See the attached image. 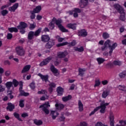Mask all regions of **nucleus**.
<instances>
[{"label":"nucleus","mask_w":126,"mask_h":126,"mask_svg":"<svg viewBox=\"0 0 126 126\" xmlns=\"http://www.w3.org/2000/svg\"><path fill=\"white\" fill-rule=\"evenodd\" d=\"M117 46H118V44H117V43H115L112 45V46H111V41H110V40H107L104 43V46L102 47L101 49L102 51H104V50H106L108 47L110 49L109 54L111 55Z\"/></svg>","instance_id":"obj_1"},{"label":"nucleus","mask_w":126,"mask_h":126,"mask_svg":"<svg viewBox=\"0 0 126 126\" xmlns=\"http://www.w3.org/2000/svg\"><path fill=\"white\" fill-rule=\"evenodd\" d=\"M114 7L116 9L118 10L119 12L121 14L120 19L122 21L126 20V13H125V10L121 6V5L116 4L114 5Z\"/></svg>","instance_id":"obj_2"},{"label":"nucleus","mask_w":126,"mask_h":126,"mask_svg":"<svg viewBox=\"0 0 126 126\" xmlns=\"http://www.w3.org/2000/svg\"><path fill=\"white\" fill-rule=\"evenodd\" d=\"M42 31V28H39L35 32L31 31L29 32L28 35V39L29 40H32L34 39V37H38L40 35V33Z\"/></svg>","instance_id":"obj_3"},{"label":"nucleus","mask_w":126,"mask_h":126,"mask_svg":"<svg viewBox=\"0 0 126 126\" xmlns=\"http://www.w3.org/2000/svg\"><path fill=\"white\" fill-rule=\"evenodd\" d=\"M27 26L28 25L26 23L21 22V23H20V25L18 26L17 27L18 29L20 30V33H21V34H24L25 33V28H26Z\"/></svg>","instance_id":"obj_4"},{"label":"nucleus","mask_w":126,"mask_h":126,"mask_svg":"<svg viewBox=\"0 0 126 126\" xmlns=\"http://www.w3.org/2000/svg\"><path fill=\"white\" fill-rule=\"evenodd\" d=\"M63 21L62 20H57L56 19L55 23L56 25H58L60 30L62 32H68V30H66L63 25H62V23Z\"/></svg>","instance_id":"obj_5"},{"label":"nucleus","mask_w":126,"mask_h":126,"mask_svg":"<svg viewBox=\"0 0 126 126\" xmlns=\"http://www.w3.org/2000/svg\"><path fill=\"white\" fill-rule=\"evenodd\" d=\"M50 107L49 102H46L45 104L41 105L39 106L40 109H42V111L46 113V115H49L50 111L48 109V107Z\"/></svg>","instance_id":"obj_6"},{"label":"nucleus","mask_w":126,"mask_h":126,"mask_svg":"<svg viewBox=\"0 0 126 126\" xmlns=\"http://www.w3.org/2000/svg\"><path fill=\"white\" fill-rule=\"evenodd\" d=\"M16 52L18 56L22 57L25 55V51L22 46H18L16 48Z\"/></svg>","instance_id":"obj_7"},{"label":"nucleus","mask_w":126,"mask_h":126,"mask_svg":"<svg viewBox=\"0 0 126 126\" xmlns=\"http://www.w3.org/2000/svg\"><path fill=\"white\" fill-rule=\"evenodd\" d=\"M109 105L108 103H105V101H102L101 103L100 107H97L95 110L98 111L99 109H100V113L104 114L105 113V110L106 109V106H108Z\"/></svg>","instance_id":"obj_8"},{"label":"nucleus","mask_w":126,"mask_h":126,"mask_svg":"<svg viewBox=\"0 0 126 126\" xmlns=\"http://www.w3.org/2000/svg\"><path fill=\"white\" fill-rule=\"evenodd\" d=\"M19 85L20 95H21V96H28V95H29V94L28 93H25L24 91L22 90V88L23 87V83H22V82H20Z\"/></svg>","instance_id":"obj_9"},{"label":"nucleus","mask_w":126,"mask_h":126,"mask_svg":"<svg viewBox=\"0 0 126 126\" xmlns=\"http://www.w3.org/2000/svg\"><path fill=\"white\" fill-rule=\"evenodd\" d=\"M76 44V41L75 40H73L71 42L68 43L67 42H63L62 43H60L57 45V47H62V46H65L66 45H68L70 47L71 46H75Z\"/></svg>","instance_id":"obj_10"},{"label":"nucleus","mask_w":126,"mask_h":126,"mask_svg":"<svg viewBox=\"0 0 126 126\" xmlns=\"http://www.w3.org/2000/svg\"><path fill=\"white\" fill-rule=\"evenodd\" d=\"M53 59L52 57H49L47 58L44 60L42 62H41L39 65L40 66H44V65H46V64H48L51 62V60Z\"/></svg>","instance_id":"obj_11"},{"label":"nucleus","mask_w":126,"mask_h":126,"mask_svg":"<svg viewBox=\"0 0 126 126\" xmlns=\"http://www.w3.org/2000/svg\"><path fill=\"white\" fill-rule=\"evenodd\" d=\"M110 125L111 126H115V116L113 113H110ZM116 126H120L119 125H117Z\"/></svg>","instance_id":"obj_12"},{"label":"nucleus","mask_w":126,"mask_h":126,"mask_svg":"<svg viewBox=\"0 0 126 126\" xmlns=\"http://www.w3.org/2000/svg\"><path fill=\"white\" fill-rule=\"evenodd\" d=\"M55 45V40L50 39L46 44L45 48L46 49H51L53 46Z\"/></svg>","instance_id":"obj_13"},{"label":"nucleus","mask_w":126,"mask_h":126,"mask_svg":"<svg viewBox=\"0 0 126 126\" xmlns=\"http://www.w3.org/2000/svg\"><path fill=\"white\" fill-rule=\"evenodd\" d=\"M67 55H68V53H67V51L60 52L57 53L58 57L59 58V59H63L66 57Z\"/></svg>","instance_id":"obj_14"},{"label":"nucleus","mask_w":126,"mask_h":126,"mask_svg":"<svg viewBox=\"0 0 126 126\" xmlns=\"http://www.w3.org/2000/svg\"><path fill=\"white\" fill-rule=\"evenodd\" d=\"M78 36H81L82 37H86L87 36V32L85 30H81L78 31Z\"/></svg>","instance_id":"obj_15"},{"label":"nucleus","mask_w":126,"mask_h":126,"mask_svg":"<svg viewBox=\"0 0 126 126\" xmlns=\"http://www.w3.org/2000/svg\"><path fill=\"white\" fill-rule=\"evenodd\" d=\"M88 4V0H81L80 2V6L81 8H84Z\"/></svg>","instance_id":"obj_16"},{"label":"nucleus","mask_w":126,"mask_h":126,"mask_svg":"<svg viewBox=\"0 0 126 126\" xmlns=\"http://www.w3.org/2000/svg\"><path fill=\"white\" fill-rule=\"evenodd\" d=\"M37 75L41 78L43 81H45V82H47V81H48V79H49V76L48 75H43L41 73H38Z\"/></svg>","instance_id":"obj_17"},{"label":"nucleus","mask_w":126,"mask_h":126,"mask_svg":"<svg viewBox=\"0 0 126 126\" xmlns=\"http://www.w3.org/2000/svg\"><path fill=\"white\" fill-rule=\"evenodd\" d=\"M67 28H69V29H72L73 30H76V24L74 23H69L67 24L66 25Z\"/></svg>","instance_id":"obj_18"},{"label":"nucleus","mask_w":126,"mask_h":126,"mask_svg":"<svg viewBox=\"0 0 126 126\" xmlns=\"http://www.w3.org/2000/svg\"><path fill=\"white\" fill-rule=\"evenodd\" d=\"M56 84L55 83H50L49 84V88L48 89L49 92L50 93H52L53 92V90H54L53 88H56Z\"/></svg>","instance_id":"obj_19"},{"label":"nucleus","mask_w":126,"mask_h":126,"mask_svg":"<svg viewBox=\"0 0 126 126\" xmlns=\"http://www.w3.org/2000/svg\"><path fill=\"white\" fill-rule=\"evenodd\" d=\"M30 68H31V65H30L25 66L21 71L22 73H25L26 72H27V71H29Z\"/></svg>","instance_id":"obj_20"},{"label":"nucleus","mask_w":126,"mask_h":126,"mask_svg":"<svg viewBox=\"0 0 126 126\" xmlns=\"http://www.w3.org/2000/svg\"><path fill=\"white\" fill-rule=\"evenodd\" d=\"M50 69L51 71L53 72L54 73V75L57 76V75H59V71H58V69L55 67L54 65H52L51 66Z\"/></svg>","instance_id":"obj_21"},{"label":"nucleus","mask_w":126,"mask_h":126,"mask_svg":"<svg viewBox=\"0 0 126 126\" xmlns=\"http://www.w3.org/2000/svg\"><path fill=\"white\" fill-rule=\"evenodd\" d=\"M18 5H19L18 3H15L14 5H13L11 7L9 8V10H10V11H13V12H14V11H15V10L17 9V8L18 7Z\"/></svg>","instance_id":"obj_22"},{"label":"nucleus","mask_w":126,"mask_h":126,"mask_svg":"<svg viewBox=\"0 0 126 126\" xmlns=\"http://www.w3.org/2000/svg\"><path fill=\"white\" fill-rule=\"evenodd\" d=\"M5 86H6V88L8 90H9L11 87H13V83H12V82H7L5 84Z\"/></svg>","instance_id":"obj_23"},{"label":"nucleus","mask_w":126,"mask_h":126,"mask_svg":"<svg viewBox=\"0 0 126 126\" xmlns=\"http://www.w3.org/2000/svg\"><path fill=\"white\" fill-rule=\"evenodd\" d=\"M55 23H56V18H53L51 22L49 23V28L51 30L54 29V28H55Z\"/></svg>","instance_id":"obj_24"},{"label":"nucleus","mask_w":126,"mask_h":126,"mask_svg":"<svg viewBox=\"0 0 126 126\" xmlns=\"http://www.w3.org/2000/svg\"><path fill=\"white\" fill-rule=\"evenodd\" d=\"M7 105L8 106L7 107V110H8L10 112L13 111V109H14V108H15L14 104H12L11 103H8Z\"/></svg>","instance_id":"obj_25"},{"label":"nucleus","mask_w":126,"mask_h":126,"mask_svg":"<svg viewBox=\"0 0 126 126\" xmlns=\"http://www.w3.org/2000/svg\"><path fill=\"white\" fill-rule=\"evenodd\" d=\"M57 91L59 96H62L63 94V89L61 87L57 88Z\"/></svg>","instance_id":"obj_26"},{"label":"nucleus","mask_w":126,"mask_h":126,"mask_svg":"<svg viewBox=\"0 0 126 126\" xmlns=\"http://www.w3.org/2000/svg\"><path fill=\"white\" fill-rule=\"evenodd\" d=\"M50 40V37L48 36V35H44L41 36V41L42 42H48V41H49Z\"/></svg>","instance_id":"obj_27"},{"label":"nucleus","mask_w":126,"mask_h":126,"mask_svg":"<svg viewBox=\"0 0 126 126\" xmlns=\"http://www.w3.org/2000/svg\"><path fill=\"white\" fill-rule=\"evenodd\" d=\"M51 115L52 117L53 120H56V118H57V116H59V113L57 111H52L51 112Z\"/></svg>","instance_id":"obj_28"},{"label":"nucleus","mask_w":126,"mask_h":126,"mask_svg":"<svg viewBox=\"0 0 126 126\" xmlns=\"http://www.w3.org/2000/svg\"><path fill=\"white\" fill-rule=\"evenodd\" d=\"M81 12V10L79 8H75L74 11L73 13L74 17H77L78 16V13H80Z\"/></svg>","instance_id":"obj_29"},{"label":"nucleus","mask_w":126,"mask_h":126,"mask_svg":"<svg viewBox=\"0 0 126 126\" xmlns=\"http://www.w3.org/2000/svg\"><path fill=\"white\" fill-rule=\"evenodd\" d=\"M41 9H42V7L41 6H37L35 7V8H34L33 10V12L34 13H39L40 11H41Z\"/></svg>","instance_id":"obj_30"},{"label":"nucleus","mask_w":126,"mask_h":126,"mask_svg":"<svg viewBox=\"0 0 126 126\" xmlns=\"http://www.w3.org/2000/svg\"><path fill=\"white\" fill-rule=\"evenodd\" d=\"M74 51H76L77 52H79V53H82V52L84 51V48L83 46H81L80 48L75 47H74Z\"/></svg>","instance_id":"obj_31"},{"label":"nucleus","mask_w":126,"mask_h":126,"mask_svg":"<svg viewBox=\"0 0 126 126\" xmlns=\"http://www.w3.org/2000/svg\"><path fill=\"white\" fill-rule=\"evenodd\" d=\"M79 74L78 75H80V76H83L84 75V72L86 71V69H82V68H79L78 69Z\"/></svg>","instance_id":"obj_32"},{"label":"nucleus","mask_w":126,"mask_h":126,"mask_svg":"<svg viewBox=\"0 0 126 126\" xmlns=\"http://www.w3.org/2000/svg\"><path fill=\"white\" fill-rule=\"evenodd\" d=\"M78 108L80 112H82L83 111V104H82V102H81V101L80 100L78 101Z\"/></svg>","instance_id":"obj_33"},{"label":"nucleus","mask_w":126,"mask_h":126,"mask_svg":"<svg viewBox=\"0 0 126 126\" xmlns=\"http://www.w3.org/2000/svg\"><path fill=\"white\" fill-rule=\"evenodd\" d=\"M55 107H56L59 110H63L64 108V105L62 103H57L55 104Z\"/></svg>","instance_id":"obj_34"},{"label":"nucleus","mask_w":126,"mask_h":126,"mask_svg":"<svg viewBox=\"0 0 126 126\" xmlns=\"http://www.w3.org/2000/svg\"><path fill=\"white\" fill-rule=\"evenodd\" d=\"M72 96L71 95H68L67 96H63L62 98V100L63 101V102H67V101H68V100H70V99H71Z\"/></svg>","instance_id":"obj_35"},{"label":"nucleus","mask_w":126,"mask_h":126,"mask_svg":"<svg viewBox=\"0 0 126 126\" xmlns=\"http://www.w3.org/2000/svg\"><path fill=\"white\" fill-rule=\"evenodd\" d=\"M34 124L36 126H41V125H43V122L41 120H38L37 119L33 120Z\"/></svg>","instance_id":"obj_36"},{"label":"nucleus","mask_w":126,"mask_h":126,"mask_svg":"<svg viewBox=\"0 0 126 126\" xmlns=\"http://www.w3.org/2000/svg\"><path fill=\"white\" fill-rule=\"evenodd\" d=\"M25 102V100L24 99H21L19 101V106L20 108H24V106H25V104H24Z\"/></svg>","instance_id":"obj_37"},{"label":"nucleus","mask_w":126,"mask_h":126,"mask_svg":"<svg viewBox=\"0 0 126 126\" xmlns=\"http://www.w3.org/2000/svg\"><path fill=\"white\" fill-rule=\"evenodd\" d=\"M118 88L119 90H121V91L126 92V87L125 86L119 85L118 87Z\"/></svg>","instance_id":"obj_38"},{"label":"nucleus","mask_w":126,"mask_h":126,"mask_svg":"<svg viewBox=\"0 0 126 126\" xmlns=\"http://www.w3.org/2000/svg\"><path fill=\"white\" fill-rule=\"evenodd\" d=\"M8 31L11 33H12V32H18V30L16 28H8Z\"/></svg>","instance_id":"obj_39"},{"label":"nucleus","mask_w":126,"mask_h":126,"mask_svg":"<svg viewBox=\"0 0 126 126\" xmlns=\"http://www.w3.org/2000/svg\"><path fill=\"white\" fill-rule=\"evenodd\" d=\"M37 94H44V95H47L48 94V92L46 90H41L37 92Z\"/></svg>","instance_id":"obj_40"},{"label":"nucleus","mask_w":126,"mask_h":126,"mask_svg":"<svg viewBox=\"0 0 126 126\" xmlns=\"http://www.w3.org/2000/svg\"><path fill=\"white\" fill-rule=\"evenodd\" d=\"M14 116L15 117V118H16V119H17L18 120V121H20V122H22V120L19 117L20 115L19 114L15 112L13 114Z\"/></svg>","instance_id":"obj_41"},{"label":"nucleus","mask_w":126,"mask_h":126,"mask_svg":"<svg viewBox=\"0 0 126 126\" xmlns=\"http://www.w3.org/2000/svg\"><path fill=\"white\" fill-rule=\"evenodd\" d=\"M109 92L107 90L104 91L102 94V98H106L107 97V96H108V95H109Z\"/></svg>","instance_id":"obj_42"},{"label":"nucleus","mask_w":126,"mask_h":126,"mask_svg":"<svg viewBox=\"0 0 126 126\" xmlns=\"http://www.w3.org/2000/svg\"><path fill=\"white\" fill-rule=\"evenodd\" d=\"M12 82L14 87H17V86H18V84H20V83H19V82H18V81L15 79L13 80V82Z\"/></svg>","instance_id":"obj_43"},{"label":"nucleus","mask_w":126,"mask_h":126,"mask_svg":"<svg viewBox=\"0 0 126 126\" xmlns=\"http://www.w3.org/2000/svg\"><path fill=\"white\" fill-rule=\"evenodd\" d=\"M36 28V23H34L33 24H30L29 29L30 30H33L34 28Z\"/></svg>","instance_id":"obj_44"},{"label":"nucleus","mask_w":126,"mask_h":126,"mask_svg":"<svg viewBox=\"0 0 126 126\" xmlns=\"http://www.w3.org/2000/svg\"><path fill=\"white\" fill-rule=\"evenodd\" d=\"M96 60L99 64H101V63H103L105 62V60L103 58H97Z\"/></svg>","instance_id":"obj_45"},{"label":"nucleus","mask_w":126,"mask_h":126,"mask_svg":"<svg viewBox=\"0 0 126 126\" xmlns=\"http://www.w3.org/2000/svg\"><path fill=\"white\" fill-rule=\"evenodd\" d=\"M31 19H35V17H36V15H35V13H34L33 11H31Z\"/></svg>","instance_id":"obj_46"},{"label":"nucleus","mask_w":126,"mask_h":126,"mask_svg":"<svg viewBox=\"0 0 126 126\" xmlns=\"http://www.w3.org/2000/svg\"><path fill=\"white\" fill-rule=\"evenodd\" d=\"M7 14H8V11L7 10H3L1 11V14H2L3 16H5Z\"/></svg>","instance_id":"obj_47"},{"label":"nucleus","mask_w":126,"mask_h":126,"mask_svg":"<svg viewBox=\"0 0 126 126\" xmlns=\"http://www.w3.org/2000/svg\"><path fill=\"white\" fill-rule=\"evenodd\" d=\"M113 64L114 65H121V64H122V62L119 61H115L113 62Z\"/></svg>","instance_id":"obj_48"},{"label":"nucleus","mask_w":126,"mask_h":126,"mask_svg":"<svg viewBox=\"0 0 126 126\" xmlns=\"http://www.w3.org/2000/svg\"><path fill=\"white\" fill-rule=\"evenodd\" d=\"M102 37L104 39H107V38H109V37H110V35L109 34H108V33L104 32L102 35Z\"/></svg>","instance_id":"obj_49"},{"label":"nucleus","mask_w":126,"mask_h":126,"mask_svg":"<svg viewBox=\"0 0 126 126\" xmlns=\"http://www.w3.org/2000/svg\"><path fill=\"white\" fill-rule=\"evenodd\" d=\"M30 87H31L32 89H35V88H36V87L35 86V83L34 82L31 83L30 84Z\"/></svg>","instance_id":"obj_50"},{"label":"nucleus","mask_w":126,"mask_h":126,"mask_svg":"<svg viewBox=\"0 0 126 126\" xmlns=\"http://www.w3.org/2000/svg\"><path fill=\"white\" fill-rule=\"evenodd\" d=\"M126 76V71H124L119 74L120 77H125Z\"/></svg>","instance_id":"obj_51"},{"label":"nucleus","mask_w":126,"mask_h":126,"mask_svg":"<svg viewBox=\"0 0 126 126\" xmlns=\"http://www.w3.org/2000/svg\"><path fill=\"white\" fill-rule=\"evenodd\" d=\"M46 99H48V96H47V94L45 96H42L40 98V100L41 101H45Z\"/></svg>","instance_id":"obj_52"},{"label":"nucleus","mask_w":126,"mask_h":126,"mask_svg":"<svg viewBox=\"0 0 126 126\" xmlns=\"http://www.w3.org/2000/svg\"><path fill=\"white\" fill-rule=\"evenodd\" d=\"M101 84V82H100V80H96L95 82V86H99Z\"/></svg>","instance_id":"obj_53"},{"label":"nucleus","mask_w":126,"mask_h":126,"mask_svg":"<svg viewBox=\"0 0 126 126\" xmlns=\"http://www.w3.org/2000/svg\"><path fill=\"white\" fill-rule=\"evenodd\" d=\"M5 90V88H4V87L2 86V85H0V92H3Z\"/></svg>","instance_id":"obj_54"},{"label":"nucleus","mask_w":126,"mask_h":126,"mask_svg":"<svg viewBox=\"0 0 126 126\" xmlns=\"http://www.w3.org/2000/svg\"><path fill=\"white\" fill-rule=\"evenodd\" d=\"M120 124H121V126H126V121H119Z\"/></svg>","instance_id":"obj_55"},{"label":"nucleus","mask_w":126,"mask_h":126,"mask_svg":"<svg viewBox=\"0 0 126 126\" xmlns=\"http://www.w3.org/2000/svg\"><path fill=\"white\" fill-rule=\"evenodd\" d=\"M4 73V69L1 67H0V74L1 76V75L3 74V73Z\"/></svg>","instance_id":"obj_56"},{"label":"nucleus","mask_w":126,"mask_h":126,"mask_svg":"<svg viewBox=\"0 0 126 126\" xmlns=\"http://www.w3.org/2000/svg\"><path fill=\"white\" fill-rule=\"evenodd\" d=\"M95 126H108L107 125H105L104 124H103L101 122H98Z\"/></svg>","instance_id":"obj_57"},{"label":"nucleus","mask_w":126,"mask_h":126,"mask_svg":"<svg viewBox=\"0 0 126 126\" xmlns=\"http://www.w3.org/2000/svg\"><path fill=\"white\" fill-rule=\"evenodd\" d=\"M11 38H12V34L8 33L7 35V39H8V40H10V39H11Z\"/></svg>","instance_id":"obj_58"},{"label":"nucleus","mask_w":126,"mask_h":126,"mask_svg":"<svg viewBox=\"0 0 126 126\" xmlns=\"http://www.w3.org/2000/svg\"><path fill=\"white\" fill-rule=\"evenodd\" d=\"M59 120L60 122H63V121L65 120V118H64V116H62L59 118Z\"/></svg>","instance_id":"obj_59"},{"label":"nucleus","mask_w":126,"mask_h":126,"mask_svg":"<svg viewBox=\"0 0 126 126\" xmlns=\"http://www.w3.org/2000/svg\"><path fill=\"white\" fill-rule=\"evenodd\" d=\"M108 82L109 81H108V80H105L102 81V84H103V85H107Z\"/></svg>","instance_id":"obj_60"},{"label":"nucleus","mask_w":126,"mask_h":126,"mask_svg":"<svg viewBox=\"0 0 126 126\" xmlns=\"http://www.w3.org/2000/svg\"><path fill=\"white\" fill-rule=\"evenodd\" d=\"M80 126H87V123L85 122H81L80 124Z\"/></svg>","instance_id":"obj_61"},{"label":"nucleus","mask_w":126,"mask_h":126,"mask_svg":"<svg viewBox=\"0 0 126 126\" xmlns=\"http://www.w3.org/2000/svg\"><path fill=\"white\" fill-rule=\"evenodd\" d=\"M21 117L22 118H26V117H28V114L27 113H24L22 114Z\"/></svg>","instance_id":"obj_62"},{"label":"nucleus","mask_w":126,"mask_h":126,"mask_svg":"<svg viewBox=\"0 0 126 126\" xmlns=\"http://www.w3.org/2000/svg\"><path fill=\"white\" fill-rule=\"evenodd\" d=\"M5 76H9L10 75V71H6L5 72Z\"/></svg>","instance_id":"obj_63"},{"label":"nucleus","mask_w":126,"mask_h":126,"mask_svg":"<svg viewBox=\"0 0 126 126\" xmlns=\"http://www.w3.org/2000/svg\"><path fill=\"white\" fill-rule=\"evenodd\" d=\"M4 64L6 65L8 64V65H10V62L9 61L6 60L4 62Z\"/></svg>","instance_id":"obj_64"}]
</instances>
